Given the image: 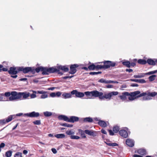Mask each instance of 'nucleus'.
I'll return each mask as SVG.
<instances>
[{
    "mask_svg": "<svg viewBox=\"0 0 157 157\" xmlns=\"http://www.w3.org/2000/svg\"><path fill=\"white\" fill-rule=\"evenodd\" d=\"M147 93L146 92L143 93L141 94H140L139 95L137 96V97L139 98L142 96H144L143 98V100H150L151 99V98L148 95V94L147 93Z\"/></svg>",
    "mask_w": 157,
    "mask_h": 157,
    "instance_id": "423d86ee",
    "label": "nucleus"
},
{
    "mask_svg": "<svg viewBox=\"0 0 157 157\" xmlns=\"http://www.w3.org/2000/svg\"><path fill=\"white\" fill-rule=\"evenodd\" d=\"M71 94H75V96L78 98H82L84 96V93L81 92H78L77 90H73L71 91Z\"/></svg>",
    "mask_w": 157,
    "mask_h": 157,
    "instance_id": "1a4fd4ad",
    "label": "nucleus"
},
{
    "mask_svg": "<svg viewBox=\"0 0 157 157\" xmlns=\"http://www.w3.org/2000/svg\"><path fill=\"white\" fill-rule=\"evenodd\" d=\"M51 150L52 152L54 154H56L57 152L56 149L54 148H52L51 149Z\"/></svg>",
    "mask_w": 157,
    "mask_h": 157,
    "instance_id": "13d9d810",
    "label": "nucleus"
},
{
    "mask_svg": "<svg viewBox=\"0 0 157 157\" xmlns=\"http://www.w3.org/2000/svg\"><path fill=\"white\" fill-rule=\"evenodd\" d=\"M88 68L90 70H94L96 69L95 65L94 64H93L89 65L88 67Z\"/></svg>",
    "mask_w": 157,
    "mask_h": 157,
    "instance_id": "e433bc0d",
    "label": "nucleus"
},
{
    "mask_svg": "<svg viewBox=\"0 0 157 157\" xmlns=\"http://www.w3.org/2000/svg\"><path fill=\"white\" fill-rule=\"evenodd\" d=\"M50 96L52 97H54L56 96V93L53 92L50 94Z\"/></svg>",
    "mask_w": 157,
    "mask_h": 157,
    "instance_id": "052dcab7",
    "label": "nucleus"
},
{
    "mask_svg": "<svg viewBox=\"0 0 157 157\" xmlns=\"http://www.w3.org/2000/svg\"><path fill=\"white\" fill-rule=\"evenodd\" d=\"M4 96V94L3 93L0 94V101H8V100H6L5 98L3 97Z\"/></svg>",
    "mask_w": 157,
    "mask_h": 157,
    "instance_id": "f704fd0d",
    "label": "nucleus"
},
{
    "mask_svg": "<svg viewBox=\"0 0 157 157\" xmlns=\"http://www.w3.org/2000/svg\"><path fill=\"white\" fill-rule=\"evenodd\" d=\"M73 77H74L73 75L71 76H67L64 77H63V79H65L68 78H72Z\"/></svg>",
    "mask_w": 157,
    "mask_h": 157,
    "instance_id": "0e129e2a",
    "label": "nucleus"
},
{
    "mask_svg": "<svg viewBox=\"0 0 157 157\" xmlns=\"http://www.w3.org/2000/svg\"><path fill=\"white\" fill-rule=\"evenodd\" d=\"M105 143L107 145L111 147H114L118 145V144L115 143H112L109 142H106Z\"/></svg>",
    "mask_w": 157,
    "mask_h": 157,
    "instance_id": "72a5a7b5",
    "label": "nucleus"
},
{
    "mask_svg": "<svg viewBox=\"0 0 157 157\" xmlns=\"http://www.w3.org/2000/svg\"><path fill=\"white\" fill-rule=\"evenodd\" d=\"M138 82L141 83H145L146 82V81L144 79H139Z\"/></svg>",
    "mask_w": 157,
    "mask_h": 157,
    "instance_id": "5fc2aeb1",
    "label": "nucleus"
},
{
    "mask_svg": "<svg viewBox=\"0 0 157 157\" xmlns=\"http://www.w3.org/2000/svg\"><path fill=\"white\" fill-rule=\"evenodd\" d=\"M5 146V144L3 143H2L0 145V148L4 147Z\"/></svg>",
    "mask_w": 157,
    "mask_h": 157,
    "instance_id": "69168bd1",
    "label": "nucleus"
},
{
    "mask_svg": "<svg viewBox=\"0 0 157 157\" xmlns=\"http://www.w3.org/2000/svg\"><path fill=\"white\" fill-rule=\"evenodd\" d=\"M30 97L31 98H34L36 97V94H32L30 95Z\"/></svg>",
    "mask_w": 157,
    "mask_h": 157,
    "instance_id": "680f3d73",
    "label": "nucleus"
},
{
    "mask_svg": "<svg viewBox=\"0 0 157 157\" xmlns=\"http://www.w3.org/2000/svg\"><path fill=\"white\" fill-rule=\"evenodd\" d=\"M58 118L61 120H63L64 121L69 122V118L66 116L64 115H60L58 116Z\"/></svg>",
    "mask_w": 157,
    "mask_h": 157,
    "instance_id": "f3484780",
    "label": "nucleus"
},
{
    "mask_svg": "<svg viewBox=\"0 0 157 157\" xmlns=\"http://www.w3.org/2000/svg\"><path fill=\"white\" fill-rule=\"evenodd\" d=\"M11 96L9 97L8 101H13L15 100L20 99V92L16 91L11 92Z\"/></svg>",
    "mask_w": 157,
    "mask_h": 157,
    "instance_id": "f03ea898",
    "label": "nucleus"
},
{
    "mask_svg": "<svg viewBox=\"0 0 157 157\" xmlns=\"http://www.w3.org/2000/svg\"><path fill=\"white\" fill-rule=\"evenodd\" d=\"M66 134L69 136H71L75 134V132L72 129L67 130L66 131Z\"/></svg>",
    "mask_w": 157,
    "mask_h": 157,
    "instance_id": "bb28decb",
    "label": "nucleus"
},
{
    "mask_svg": "<svg viewBox=\"0 0 157 157\" xmlns=\"http://www.w3.org/2000/svg\"><path fill=\"white\" fill-rule=\"evenodd\" d=\"M30 96V93L26 92H20V99L23 97V98L27 99Z\"/></svg>",
    "mask_w": 157,
    "mask_h": 157,
    "instance_id": "dca6fc26",
    "label": "nucleus"
},
{
    "mask_svg": "<svg viewBox=\"0 0 157 157\" xmlns=\"http://www.w3.org/2000/svg\"><path fill=\"white\" fill-rule=\"evenodd\" d=\"M60 125L62 126L66 127H67L71 128L73 127V125L71 124H69L66 123H62L60 124Z\"/></svg>",
    "mask_w": 157,
    "mask_h": 157,
    "instance_id": "c9c22d12",
    "label": "nucleus"
},
{
    "mask_svg": "<svg viewBox=\"0 0 157 157\" xmlns=\"http://www.w3.org/2000/svg\"><path fill=\"white\" fill-rule=\"evenodd\" d=\"M109 135L111 136H113L114 135V132L113 131L111 130H109Z\"/></svg>",
    "mask_w": 157,
    "mask_h": 157,
    "instance_id": "4d7b16f0",
    "label": "nucleus"
},
{
    "mask_svg": "<svg viewBox=\"0 0 157 157\" xmlns=\"http://www.w3.org/2000/svg\"><path fill=\"white\" fill-rule=\"evenodd\" d=\"M32 91L33 93V94H43L44 93V92L43 91H36L34 90H32Z\"/></svg>",
    "mask_w": 157,
    "mask_h": 157,
    "instance_id": "603ef678",
    "label": "nucleus"
},
{
    "mask_svg": "<svg viewBox=\"0 0 157 157\" xmlns=\"http://www.w3.org/2000/svg\"><path fill=\"white\" fill-rule=\"evenodd\" d=\"M79 118L78 117L75 116H71L69 119V122L74 123L78 121Z\"/></svg>",
    "mask_w": 157,
    "mask_h": 157,
    "instance_id": "a211bd4d",
    "label": "nucleus"
},
{
    "mask_svg": "<svg viewBox=\"0 0 157 157\" xmlns=\"http://www.w3.org/2000/svg\"><path fill=\"white\" fill-rule=\"evenodd\" d=\"M148 93V95L150 97L151 96L152 97H154L157 94L155 92L152 93Z\"/></svg>",
    "mask_w": 157,
    "mask_h": 157,
    "instance_id": "09e8293b",
    "label": "nucleus"
},
{
    "mask_svg": "<svg viewBox=\"0 0 157 157\" xmlns=\"http://www.w3.org/2000/svg\"><path fill=\"white\" fill-rule=\"evenodd\" d=\"M44 116L46 117H49L52 115V113L49 111H45L43 113Z\"/></svg>",
    "mask_w": 157,
    "mask_h": 157,
    "instance_id": "7c9ffc66",
    "label": "nucleus"
},
{
    "mask_svg": "<svg viewBox=\"0 0 157 157\" xmlns=\"http://www.w3.org/2000/svg\"><path fill=\"white\" fill-rule=\"evenodd\" d=\"M129 94V93L128 92H123L122 93L121 95L119 97L123 101H128V100L127 99Z\"/></svg>",
    "mask_w": 157,
    "mask_h": 157,
    "instance_id": "6e6552de",
    "label": "nucleus"
},
{
    "mask_svg": "<svg viewBox=\"0 0 157 157\" xmlns=\"http://www.w3.org/2000/svg\"><path fill=\"white\" fill-rule=\"evenodd\" d=\"M22 154L20 152H17L14 155V157H22Z\"/></svg>",
    "mask_w": 157,
    "mask_h": 157,
    "instance_id": "864d4df0",
    "label": "nucleus"
},
{
    "mask_svg": "<svg viewBox=\"0 0 157 157\" xmlns=\"http://www.w3.org/2000/svg\"><path fill=\"white\" fill-rule=\"evenodd\" d=\"M122 63L123 65L129 68L131 67V63L129 61L123 62Z\"/></svg>",
    "mask_w": 157,
    "mask_h": 157,
    "instance_id": "c756f323",
    "label": "nucleus"
},
{
    "mask_svg": "<svg viewBox=\"0 0 157 157\" xmlns=\"http://www.w3.org/2000/svg\"><path fill=\"white\" fill-rule=\"evenodd\" d=\"M12 151H9L6 153L5 155L7 157H10L11 156Z\"/></svg>",
    "mask_w": 157,
    "mask_h": 157,
    "instance_id": "79ce46f5",
    "label": "nucleus"
},
{
    "mask_svg": "<svg viewBox=\"0 0 157 157\" xmlns=\"http://www.w3.org/2000/svg\"><path fill=\"white\" fill-rule=\"evenodd\" d=\"M7 123L6 119L0 120V124L1 125H3Z\"/></svg>",
    "mask_w": 157,
    "mask_h": 157,
    "instance_id": "de8ad7c7",
    "label": "nucleus"
},
{
    "mask_svg": "<svg viewBox=\"0 0 157 157\" xmlns=\"http://www.w3.org/2000/svg\"><path fill=\"white\" fill-rule=\"evenodd\" d=\"M126 143L128 146L131 147H133L134 144V141L132 140L129 139H127Z\"/></svg>",
    "mask_w": 157,
    "mask_h": 157,
    "instance_id": "2eb2a0df",
    "label": "nucleus"
},
{
    "mask_svg": "<svg viewBox=\"0 0 157 157\" xmlns=\"http://www.w3.org/2000/svg\"><path fill=\"white\" fill-rule=\"evenodd\" d=\"M84 122L91 123L93 122V119L90 117H86L85 118H82Z\"/></svg>",
    "mask_w": 157,
    "mask_h": 157,
    "instance_id": "4be33fe9",
    "label": "nucleus"
},
{
    "mask_svg": "<svg viewBox=\"0 0 157 157\" xmlns=\"http://www.w3.org/2000/svg\"><path fill=\"white\" fill-rule=\"evenodd\" d=\"M58 68L60 69H61L64 72H67L69 71V69L68 67L66 66H63L59 65L58 66Z\"/></svg>",
    "mask_w": 157,
    "mask_h": 157,
    "instance_id": "412c9836",
    "label": "nucleus"
},
{
    "mask_svg": "<svg viewBox=\"0 0 157 157\" xmlns=\"http://www.w3.org/2000/svg\"><path fill=\"white\" fill-rule=\"evenodd\" d=\"M40 91L44 92V93L43 94H42L40 97V98L41 99H45L48 97V95L47 94V91L43 90H40Z\"/></svg>",
    "mask_w": 157,
    "mask_h": 157,
    "instance_id": "b1692460",
    "label": "nucleus"
},
{
    "mask_svg": "<svg viewBox=\"0 0 157 157\" xmlns=\"http://www.w3.org/2000/svg\"><path fill=\"white\" fill-rule=\"evenodd\" d=\"M119 134L122 137L126 138L128 136V133L126 131L124 130H121L119 131Z\"/></svg>",
    "mask_w": 157,
    "mask_h": 157,
    "instance_id": "4468645a",
    "label": "nucleus"
},
{
    "mask_svg": "<svg viewBox=\"0 0 157 157\" xmlns=\"http://www.w3.org/2000/svg\"><path fill=\"white\" fill-rule=\"evenodd\" d=\"M138 63L141 64H145L147 63V61L143 59H140L138 60Z\"/></svg>",
    "mask_w": 157,
    "mask_h": 157,
    "instance_id": "473e14b6",
    "label": "nucleus"
},
{
    "mask_svg": "<svg viewBox=\"0 0 157 157\" xmlns=\"http://www.w3.org/2000/svg\"><path fill=\"white\" fill-rule=\"evenodd\" d=\"M101 133H103V134H107L106 132L105 131V130L104 129H102L101 130Z\"/></svg>",
    "mask_w": 157,
    "mask_h": 157,
    "instance_id": "774afa93",
    "label": "nucleus"
},
{
    "mask_svg": "<svg viewBox=\"0 0 157 157\" xmlns=\"http://www.w3.org/2000/svg\"><path fill=\"white\" fill-rule=\"evenodd\" d=\"M92 91H86L84 92V95L85 94L86 96H89L90 97H89V98H91L92 97Z\"/></svg>",
    "mask_w": 157,
    "mask_h": 157,
    "instance_id": "ea45409f",
    "label": "nucleus"
},
{
    "mask_svg": "<svg viewBox=\"0 0 157 157\" xmlns=\"http://www.w3.org/2000/svg\"><path fill=\"white\" fill-rule=\"evenodd\" d=\"M113 132L114 133H117L119 131V128L118 126H115L113 127Z\"/></svg>",
    "mask_w": 157,
    "mask_h": 157,
    "instance_id": "4c0bfd02",
    "label": "nucleus"
},
{
    "mask_svg": "<svg viewBox=\"0 0 157 157\" xmlns=\"http://www.w3.org/2000/svg\"><path fill=\"white\" fill-rule=\"evenodd\" d=\"M10 75H16L18 71L15 67H11L10 68L9 70L8 71Z\"/></svg>",
    "mask_w": 157,
    "mask_h": 157,
    "instance_id": "ddd939ff",
    "label": "nucleus"
},
{
    "mask_svg": "<svg viewBox=\"0 0 157 157\" xmlns=\"http://www.w3.org/2000/svg\"><path fill=\"white\" fill-rule=\"evenodd\" d=\"M96 67V69H104L103 66V65H95Z\"/></svg>",
    "mask_w": 157,
    "mask_h": 157,
    "instance_id": "a18cd8bd",
    "label": "nucleus"
},
{
    "mask_svg": "<svg viewBox=\"0 0 157 157\" xmlns=\"http://www.w3.org/2000/svg\"><path fill=\"white\" fill-rule=\"evenodd\" d=\"M100 99L102 100H104V98H105V95L103 96H100L98 97Z\"/></svg>",
    "mask_w": 157,
    "mask_h": 157,
    "instance_id": "e2e57ef3",
    "label": "nucleus"
},
{
    "mask_svg": "<svg viewBox=\"0 0 157 157\" xmlns=\"http://www.w3.org/2000/svg\"><path fill=\"white\" fill-rule=\"evenodd\" d=\"M137 152L139 154L143 155H146L147 154L146 150L143 148L138 149L137 150Z\"/></svg>",
    "mask_w": 157,
    "mask_h": 157,
    "instance_id": "aec40b11",
    "label": "nucleus"
},
{
    "mask_svg": "<svg viewBox=\"0 0 157 157\" xmlns=\"http://www.w3.org/2000/svg\"><path fill=\"white\" fill-rule=\"evenodd\" d=\"M147 63L150 65H155V60L151 59H148L147 60Z\"/></svg>",
    "mask_w": 157,
    "mask_h": 157,
    "instance_id": "393cba45",
    "label": "nucleus"
},
{
    "mask_svg": "<svg viewBox=\"0 0 157 157\" xmlns=\"http://www.w3.org/2000/svg\"><path fill=\"white\" fill-rule=\"evenodd\" d=\"M131 86L132 87H137L138 86V85L136 83H133L131 85Z\"/></svg>",
    "mask_w": 157,
    "mask_h": 157,
    "instance_id": "338daca9",
    "label": "nucleus"
},
{
    "mask_svg": "<svg viewBox=\"0 0 157 157\" xmlns=\"http://www.w3.org/2000/svg\"><path fill=\"white\" fill-rule=\"evenodd\" d=\"M79 132L80 133L81 135L82 136L83 138H85L86 137L85 134H84V131L82 130L81 129H79L78 130Z\"/></svg>",
    "mask_w": 157,
    "mask_h": 157,
    "instance_id": "c03bdc74",
    "label": "nucleus"
},
{
    "mask_svg": "<svg viewBox=\"0 0 157 157\" xmlns=\"http://www.w3.org/2000/svg\"><path fill=\"white\" fill-rule=\"evenodd\" d=\"M98 82L104 84H108L109 83V80H106L105 79L101 78L98 81Z\"/></svg>",
    "mask_w": 157,
    "mask_h": 157,
    "instance_id": "c85d7f7f",
    "label": "nucleus"
},
{
    "mask_svg": "<svg viewBox=\"0 0 157 157\" xmlns=\"http://www.w3.org/2000/svg\"><path fill=\"white\" fill-rule=\"evenodd\" d=\"M4 96L6 97H10V95H11V92L10 93V92H6L4 94Z\"/></svg>",
    "mask_w": 157,
    "mask_h": 157,
    "instance_id": "3c124183",
    "label": "nucleus"
},
{
    "mask_svg": "<svg viewBox=\"0 0 157 157\" xmlns=\"http://www.w3.org/2000/svg\"><path fill=\"white\" fill-rule=\"evenodd\" d=\"M45 73L44 75H48L49 73H53L55 72H58L59 70L56 68L53 67L50 68L45 67Z\"/></svg>",
    "mask_w": 157,
    "mask_h": 157,
    "instance_id": "39448f33",
    "label": "nucleus"
},
{
    "mask_svg": "<svg viewBox=\"0 0 157 157\" xmlns=\"http://www.w3.org/2000/svg\"><path fill=\"white\" fill-rule=\"evenodd\" d=\"M14 116V115H11L9 116L7 118H6L7 122L8 123L11 121L13 118V117Z\"/></svg>",
    "mask_w": 157,
    "mask_h": 157,
    "instance_id": "a19ab883",
    "label": "nucleus"
},
{
    "mask_svg": "<svg viewBox=\"0 0 157 157\" xmlns=\"http://www.w3.org/2000/svg\"><path fill=\"white\" fill-rule=\"evenodd\" d=\"M140 93V92L139 91H136L132 92H131L129 93V94L128 97V100L130 101H132L134 100L137 97H135L137 95H139Z\"/></svg>",
    "mask_w": 157,
    "mask_h": 157,
    "instance_id": "20e7f679",
    "label": "nucleus"
},
{
    "mask_svg": "<svg viewBox=\"0 0 157 157\" xmlns=\"http://www.w3.org/2000/svg\"><path fill=\"white\" fill-rule=\"evenodd\" d=\"M70 137L71 139L75 140H78L80 138V137L78 136H74L73 135L71 136Z\"/></svg>",
    "mask_w": 157,
    "mask_h": 157,
    "instance_id": "49530a36",
    "label": "nucleus"
},
{
    "mask_svg": "<svg viewBox=\"0 0 157 157\" xmlns=\"http://www.w3.org/2000/svg\"><path fill=\"white\" fill-rule=\"evenodd\" d=\"M103 95V93L101 92H99L96 90L92 91V97H98L100 96H102Z\"/></svg>",
    "mask_w": 157,
    "mask_h": 157,
    "instance_id": "f8f14e48",
    "label": "nucleus"
},
{
    "mask_svg": "<svg viewBox=\"0 0 157 157\" xmlns=\"http://www.w3.org/2000/svg\"><path fill=\"white\" fill-rule=\"evenodd\" d=\"M87 134L89 135L94 136V132L92 130H86L84 131Z\"/></svg>",
    "mask_w": 157,
    "mask_h": 157,
    "instance_id": "cd10ccee",
    "label": "nucleus"
},
{
    "mask_svg": "<svg viewBox=\"0 0 157 157\" xmlns=\"http://www.w3.org/2000/svg\"><path fill=\"white\" fill-rule=\"evenodd\" d=\"M18 70L19 71H23V72L24 73H27L29 72H31L33 74H34L35 73L34 69L29 67H27L25 68L19 67L18 69Z\"/></svg>",
    "mask_w": 157,
    "mask_h": 157,
    "instance_id": "7ed1b4c3",
    "label": "nucleus"
},
{
    "mask_svg": "<svg viewBox=\"0 0 157 157\" xmlns=\"http://www.w3.org/2000/svg\"><path fill=\"white\" fill-rule=\"evenodd\" d=\"M118 94L117 91H113L105 94V98L110 99L113 95H117Z\"/></svg>",
    "mask_w": 157,
    "mask_h": 157,
    "instance_id": "9b49d317",
    "label": "nucleus"
},
{
    "mask_svg": "<svg viewBox=\"0 0 157 157\" xmlns=\"http://www.w3.org/2000/svg\"><path fill=\"white\" fill-rule=\"evenodd\" d=\"M103 63L104 69H106L110 68V67H114L116 65V63L114 62L110 61H105L103 62H99L98 63Z\"/></svg>",
    "mask_w": 157,
    "mask_h": 157,
    "instance_id": "f257e3e1",
    "label": "nucleus"
},
{
    "mask_svg": "<svg viewBox=\"0 0 157 157\" xmlns=\"http://www.w3.org/2000/svg\"><path fill=\"white\" fill-rule=\"evenodd\" d=\"M79 65L77 64L71 65L70 67V71L69 73L71 74H74L77 71L76 68L78 67Z\"/></svg>",
    "mask_w": 157,
    "mask_h": 157,
    "instance_id": "0eeeda50",
    "label": "nucleus"
},
{
    "mask_svg": "<svg viewBox=\"0 0 157 157\" xmlns=\"http://www.w3.org/2000/svg\"><path fill=\"white\" fill-rule=\"evenodd\" d=\"M98 124L100 126L102 127H105L107 126L106 123L103 121H99Z\"/></svg>",
    "mask_w": 157,
    "mask_h": 157,
    "instance_id": "a878e982",
    "label": "nucleus"
},
{
    "mask_svg": "<svg viewBox=\"0 0 157 157\" xmlns=\"http://www.w3.org/2000/svg\"><path fill=\"white\" fill-rule=\"evenodd\" d=\"M33 122L35 125H40L41 124L40 121L39 120H36L34 121Z\"/></svg>",
    "mask_w": 157,
    "mask_h": 157,
    "instance_id": "8fccbe9b",
    "label": "nucleus"
},
{
    "mask_svg": "<svg viewBox=\"0 0 157 157\" xmlns=\"http://www.w3.org/2000/svg\"><path fill=\"white\" fill-rule=\"evenodd\" d=\"M72 94L70 93H64L62 94V96L64 97V98H70L72 97Z\"/></svg>",
    "mask_w": 157,
    "mask_h": 157,
    "instance_id": "5701e85b",
    "label": "nucleus"
},
{
    "mask_svg": "<svg viewBox=\"0 0 157 157\" xmlns=\"http://www.w3.org/2000/svg\"><path fill=\"white\" fill-rule=\"evenodd\" d=\"M25 115L31 117H39L40 115L39 113L36 112L34 111L32 112L29 113H25Z\"/></svg>",
    "mask_w": 157,
    "mask_h": 157,
    "instance_id": "9d476101",
    "label": "nucleus"
},
{
    "mask_svg": "<svg viewBox=\"0 0 157 157\" xmlns=\"http://www.w3.org/2000/svg\"><path fill=\"white\" fill-rule=\"evenodd\" d=\"M61 93L60 92H57L56 93V96L59 97L60 96L61 94Z\"/></svg>",
    "mask_w": 157,
    "mask_h": 157,
    "instance_id": "bf43d9fd",
    "label": "nucleus"
},
{
    "mask_svg": "<svg viewBox=\"0 0 157 157\" xmlns=\"http://www.w3.org/2000/svg\"><path fill=\"white\" fill-rule=\"evenodd\" d=\"M145 75H146L145 73H141L138 75L139 78H141L145 76Z\"/></svg>",
    "mask_w": 157,
    "mask_h": 157,
    "instance_id": "6e6d98bb",
    "label": "nucleus"
},
{
    "mask_svg": "<svg viewBox=\"0 0 157 157\" xmlns=\"http://www.w3.org/2000/svg\"><path fill=\"white\" fill-rule=\"evenodd\" d=\"M156 75H153L149 76L148 78L149 80L150 81L152 82L155 80Z\"/></svg>",
    "mask_w": 157,
    "mask_h": 157,
    "instance_id": "58836bf2",
    "label": "nucleus"
},
{
    "mask_svg": "<svg viewBox=\"0 0 157 157\" xmlns=\"http://www.w3.org/2000/svg\"><path fill=\"white\" fill-rule=\"evenodd\" d=\"M35 72L36 71V72L38 73L41 71H42V74L44 75L45 73V67H39L36 68L35 69H34Z\"/></svg>",
    "mask_w": 157,
    "mask_h": 157,
    "instance_id": "6ab92c4d",
    "label": "nucleus"
},
{
    "mask_svg": "<svg viewBox=\"0 0 157 157\" xmlns=\"http://www.w3.org/2000/svg\"><path fill=\"white\" fill-rule=\"evenodd\" d=\"M157 73V70L153 71H149L148 72L145 73L146 75H152L154 74H155L156 73Z\"/></svg>",
    "mask_w": 157,
    "mask_h": 157,
    "instance_id": "37998d69",
    "label": "nucleus"
},
{
    "mask_svg": "<svg viewBox=\"0 0 157 157\" xmlns=\"http://www.w3.org/2000/svg\"><path fill=\"white\" fill-rule=\"evenodd\" d=\"M55 136L57 138H63L65 137V135L63 134H57L55 135Z\"/></svg>",
    "mask_w": 157,
    "mask_h": 157,
    "instance_id": "2f4dec72",
    "label": "nucleus"
}]
</instances>
